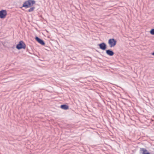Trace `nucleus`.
I'll list each match as a JSON object with an SVG mask.
<instances>
[{
	"label": "nucleus",
	"mask_w": 154,
	"mask_h": 154,
	"mask_svg": "<svg viewBox=\"0 0 154 154\" xmlns=\"http://www.w3.org/2000/svg\"><path fill=\"white\" fill-rule=\"evenodd\" d=\"M35 3V1L34 0H28L25 1L23 4L22 6L20 8L24 7L26 8L32 7Z\"/></svg>",
	"instance_id": "nucleus-1"
},
{
	"label": "nucleus",
	"mask_w": 154,
	"mask_h": 154,
	"mask_svg": "<svg viewBox=\"0 0 154 154\" xmlns=\"http://www.w3.org/2000/svg\"><path fill=\"white\" fill-rule=\"evenodd\" d=\"M26 48V45L23 41H20L16 45V48L19 50L22 49H25Z\"/></svg>",
	"instance_id": "nucleus-2"
},
{
	"label": "nucleus",
	"mask_w": 154,
	"mask_h": 154,
	"mask_svg": "<svg viewBox=\"0 0 154 154\" xmlns=\"http://www.w3.org/2000/svg\"><path fill=\"white\" fill-rule=\"evenodd\" d=\"M117 41L114 38L109 39L108 41V44L110 48L114 47Z\"/></svg>",
	"instance_id": "nucleus-3"
},
{
	"label": "nucleus",
	"mask_w": 154,
	"mask_h": 154,
	"mask_svg": "<svg viewBox=\"0 0 154 154\" xmlns=\"http://www.w3.org/2000/svg\"><path fill=\"white\" fill-rule=\"evenodd\" d=\"M7 15V11L5 10H2L0 11V18L4 19Z\"/></svg>",
	"instance_id": "nucleus-4"
},
{
	"label": "nucleus",
	"mask_w": 154,
	"mask_h": 154,
	"mask_svg": "<svg viewBox=\"0 0 154 154\" xmlns=\"http://www.w3.org/2000/svg\"><path fill=\"white\" fill-rule=\"evenodd\" d=\"M99 46V48L103 50H105L107 48V45L104 42H102L97 45Z\"/></svg>",
	"instance_id": "nucleus-5"
},
{
	"label": "nucleus",
	"mask_w": 154,
	"mask_h": 154,
	"mask_svg": "<svg viewBox=\"0 0 154 154\" xmlns=\"http://www.w3.org/2000/svg\"><path fill=\"white\" fill-rule=\"evenodd\" d=\"M35 39L37 42L42 45H45V42L42 39H41L37 36H36Z\"/></svg>",
	"instance_id": "nucleus-6"
},
{
	"label": "nucleus",
	"mask_w": 154,
	"mask_h": 154,
	"mask_svg": "<svg viewBox=\"0 0 154 154\" xmlns=\"http://www.w3.org/2000/svg\"><path fill=\"white\" fill-rule=\"evenodd\" d=\"M140 153L142 154H150V153L148 152L147 150L144 148H140Z\"/></svg>",
	"instance_id": "nucleus-7"
},
{
	"label": "nucleus",
	"mask_w": 154,
	"mask_h": 154,
	"mask_svg": "<svg viewBox=\"0 0 154 154\" xmlns=\"http://www.w3.org/2000/svg\"><path fill=\"white\" fill-rule=\"evenodd\" d=\"M106 53L109 56H112L114 54V52L111 50L109 49L106 50Z\"/></svg>",
	"instance_id": "nucleus-8"
},
{
	"label": "nucleus",
	"mask_w": 154,
	"mask_h": 154,
	"mask_svg": "<svg viewBox=\"0 0 154 154\" xmlns=\"http://www.w3.org/2000/svg\"><path fill=\"white\" fill-rule=\"evenodd\" d=\"M60 107L62 109L66 110L68 109H69V106L65 104L61 105L60 106Z\"/></svg>",
	"instance_id": "nucleus-9"
},
{
	"label": "nucleus",
	"mask_w": 154,
	"mask_h": 154,
	"mask_svg": "<svg viewBox=\"0 0 154 154\" xmlns=\"http://www.w3.org/2000/svg\"><path fill=\"white\" fill-rule=\"evenodd\" d=\"M35 7H31L30 9H29L28 11L29 12H31L34 10L35 9Z\"/></svg>",
	"instance_id": "nucleus-10"
},
{
	"label": "nucleus",
	"mask_w": 154,
	"mask_h": 154,
	"mask_svg": "<svg viewBox=\"0 0 154 154\" xmlns=\"http://www.w3.org/2000/svg\"><path fill=\"white\" fill-rule=\"evenodd\" d=\"M150 33L152 35H154V29H152L149 31Z\"/></svg>",
	"instance_id": "nucleus-11"
},
{
	"label": "nucleus",
	"mask_w": 154,
	"mask_h": 154,
	"mask_svg": "<svg viewBox=\"0 0 154 154\" xmlns=\"http://www.w3.org/2000/svg\"><path fill=\"white\" fill-rule=\"evenodd\" d=\"M151 54L152 55L154 56V51L151 53Z\"/></svg>",
	"instance_id": "nucleus-12"
}]
</instances>
